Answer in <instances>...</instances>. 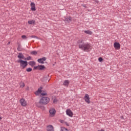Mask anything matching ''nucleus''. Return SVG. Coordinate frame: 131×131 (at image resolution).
<instances>
[{
  "label": "nucleus",
  "instance_id": "1",
  "mask_svg": "<svg viewBox=\"0 0 131 131\" xmlns=\"http://www.w3.org/2000/svg\"><path fill=\"white\" fill-rule=\"evenodd\" d=\"M79 49L82 50L83 52H89L92 50V45L90 43L84 42L83 39H79L77 42Z\"/></svg>",
  "mask_w": 131,
  "mask_h": 131
},
{
  "label": "nucleus",
  "instance_id": "2",
  "mask_svg": "<svg viewBox=\"0 0 131 131\" xmlns=\"http://www.w3.org/2000/svg\"><path fill=\"white\" fill-rule=\"evenodd\" d=\"M49 102L50 98L48 97H42L39 101L40 104H42V105H47Z\"/></svg>",
  "mask_w": 131,
  "mask_h": 131
},
{
  "label": "nucleus",
  "instance_id": "3",
  "mask_svg": "<svg viewBox=\"0 0 131 131\" xmlns=\"http://www.w3.org/2000/svg\"><path fill=\"white\" fill-rule=\"evenodd\" d=\"M18 62L20 63V67H22L23 69H24V68H25V67H26L27 65H28L27 61H24L21 59H19V60H18Z\"/></svg>",
  "mask_w": 131,
  "mask_h": 131
},
{
  "label": "nucleus",
  "instance_id": "4",
  "mask_svg": "<svg viewBox=\"0 0 131 131\" xmlns=\"http://www.w3.org/2000/svg\"><path fill=\"white\" fill-rule=\"evenodd\" d=\"M19 103L21 106H23V107H26V106H27V102H26V100H25V99L24 98L20 99Z\"/></svg>",
  "mask_w": 131,
  "mask_h": 131
},
{
  "label": "nucleus",
  "instance_id": "5",
  "mask_svg": "<svg viewBox=\"0 0 131 131\" xmlns=\"http://www.w3.org/2000/svg\"><path fill=\"white\" fill-rule=\"evenodd\" d=\"M49 113L50 116L51 117H53V116H55V115L56 114V110L55 108H51L49 110Z\"/></svg>",
  "mask_w": 131,
  "mask_h": 131
},
{
  "label": "nucleus",
  "instance_id": "6",
  "mask_svg": "<svg viewBox=\"0 0 131 131\" xmlns=\"http://www.w3.org/2000/svg\"><path fill=\"white\" fill-rule=\"evenodd\" d=\"M90 96L89 95V94H86L85 95V96L84 97V99L85 102H86V103H87L88 104H90V103H91V101H90Z\"/></svg>",
  "mask_w": 131,
  "mask_h": 131
},
{
  "label": "nucleus",
  "instance_id": "7",
  "mask_svg": "<svg viewBox=\"0 0 131 131\" xmlns=\"http://www.w3.org/2000/svg\"><path fill=\"white\" fill-rule=\"evenodd\" d=\"M114 47L116 50H120V44L119 42H115Z\"/></svg>",
  "mask_w": 131,
  "mask_h": 131
},
{
  "label": "nucleus",
  "instance_id": "8",
  "mask_svg": "<svg viewBox=\"0 0 131 131\" xmlns=\"http://www.w3.org/2000/svg\"><path fill=\"white\" fill-rule=\"evenodd\" d=\"M47 60V58L46 57H42L40 59H38L37 61L38 63H40V64H45V61Z\"/></svg>",
  "mask_w": 131,
  "mask_h": 131
},
{
  "label": "nucleus",
  "instance_id": "9",
  "mask_svg": "<svg viewBox=\"0 0 131 131\" xmlns=\"http://www.w3.org/2000/svg\"><path fill=\"white\" fill-rule=\"evenodd\" d=\"M66 113L68 116H70V117H72V116H73V113H72V111L70 110H67Z\"/></svg>",
  "mask_w": 131,
  "mask_h": 131
},
{
  "label": "nucleus",
  "instance_id": "10",
  "mask_svg": "<svg viewBox=\"0 0 131 131\" xmlns=\"http://www.w3.org/2000/svg\"><path fill=\"white\" fill-rule=\"evenodd\" d=\"M47 131H54V126L52 125H49L47 126Z\"/></svg>",
  "mask_w": 131,
  "mask_h": 131
},
{
  "label": "nucleus",
  "instance_id": "11",
  "mask_svg": "<svg viewBox=\"0 0 131 131\" xmlns=\"http://www.w3.org/2000/svg\"><path fill=\"white\" fill-rule=\"evenodd\" d=\"M31 10L32 11H36V9H35V4H34V3H33V2L31 3Z\"/></svg>",
  "mask_w": 131,
  "mask_h": 131
},
{
  "label": "nucleus",
  "instance_id": "12",
  "mask_svg": "<svg viewBox=\"0 0 131 131\" xmlns=\"http://www.w3.org/2000/svg\"><path fill=\"white\" fill-rule=\"evenodd\" d=\"M70 83V81H69V80H66L63 82V85H64V86H67L68 88Z\"/></svg>",
  "mask_w": 131,
  "mask_h": 131
},
{
  "label": "nucleus",
  "instance_id": "13",
  "mask_svg": "<svg viewBox=\"0 0 131 131\" xmlns=\"http://www.w3.org/2000/svg\"><path fill=\"white\" fill-rule=\"evenodd\" d=\"M40 93H41V89L39 88L38 90L35 92V95H36V96H39Z\"/></svg>",
  "mask_w": 131,
  "mask_h": 131
},
{
  "label": "nucleus",
  "instance_id": "14",
  "mask_svg": "<svg viewBox=\"0 0 131 131\" xmlns=\"http://www.w3.org/2000/svg\"><path fill=\"white\" fill-rule=\"evenodd\" d=\"M65 21L68 23H70V22L72 21V18H71V17H67L65 18Z\"/></svg>",
  "mask_w": 131,
  "mask_h": 131
},
{
  "label": "nucleus",
  "instance_id": "15",
  "mask_svg": "<svg viewBox=\"0 0 131 131\" xmlns=\"http://www.w3.org/2000/svg\"><path fill=\"white\" fill-rule=\"evenodd\" d=\"M17 58H18V59H24V55L23 54L19 53L17 56Z\"/></svg>",
  "mask_w": 131,
  "mask_h": 131
},
{
  "label": "nucleus",
  "instance_id": "16",
  "mask_svg": "<svg viewBox=\"0 0 131 131\" xmlns=\"http://www.w3.org/2000/svg\"><path fill=\"white\" fill-rule=\"evenodd\" d=\"M84 33H86V34H89V35H92L93 34V32L90 30L84 31Z\"/></svg>",
  "mask_w": 131,
  "mask_h": 131
},
{
  "label": "nucleus",
  "instance_id": "17",
  "mask_svg": "<svg viewBox=\"0 0 131 131\" xmlns=\"http://www.w3.org/2000/svg\"><path fill=\"white\" fill-rule=\"evenodd\" d=\"M29 65L31 66V67H33L34 65H35V61H31L29 62Z\"/></svg>",
  "mask_w": 131,
  "mask_h": 131
},
{
  "label": "nucleus",
  "instance_id": "18",
  "mask_svg": "<svg viewBox=\"0 0 131 131\" xmlns=\"http://www.w3.org/2000/svg\"><path fill=\"white\" fill-rule=\"evenodd\" d=\"M28 24H30V25H32V24H35V20H29L28 21Z\"/></svg>",
  "mask_w": 131,
  "mask_h": 131
},
{
  "label": "nucleus",
  "instance_id": "19",
  "mask_svg": "<svg viewBox=\"0 0 131 131\" xmlns=\"http://www.w3.org/2000/svg\"><path fill=\"white\" fill-rule=\"evenodd\" d=\"M46 69V67L43 65H39V70H43V69Z\"/></svg>",
  "mask_w": 131,
  "mask_h": 131
},
{
  "label": "nucleus",
  "instance_id": "20",
  "mask_svg": "<svg viewBox=\"0 0 131 131\" xmlns=\"http://www.w3.org/2000/svg\"><path fill=\"white\" fill-rule=\"evenodd\" d=\"M24 86H25V84L24 83V82H21L20 85V88H21L22 89H23Z\"/></svg>",
  "mask_w": 131,
  "mask_h": 131
},
{
  "label": "nucleus",
  "instance_id": "21",
  "mask_svg": "<svg viewBox=\"0 0 131 131\" xmlns=\"http://www.w3.org/2000/svg\"><path fill=\"white\" fill-rule=\"evenodd\" d=\"M31 55H37V52H36V51H32V52H31Z\"/></svg>",
  "mask_w": 131,
  "mask_h": 131
},
{
  "label": "nucleus",
  "instance_id": "22",
  "mask_svg": "<svg viewBox=\"0 0 131 131\" xmlns=\"http://www.w3.org/2000/svg\"><path fill=\"white\" fill-rule=\"evenodd\" d=\"M60 131H70L69 130H68L67 128H64V127H61Z\"/></svg>",
  "mask_w": 131,
  "mask_h": 131
},
{
  "label": "nucleus",
  "instance_id": "23",
  "mask_svg": "<svg viewBox=\"0 0 131 131\" xmlns=\"http://www.w3.org/2000/svg\"><path fill=\"white\" fill-rule=\"evenodd\" d=\"M34 70H39V65H38V66H35L34 67L33 69Z\"/></svg>",
  "mask_w": 131,
  "mask_h": 131
},
{
  "label": "nucleus",
  "instance_id": "24",
  "mask_svg": "<svg viewBox=\"0 0 131 131\" xmlns=\"http://www.w3.org/2000/svg\"><path fill=\"white\" fill-rule=\"evenodd\" d=\"M26 71H27V72H31V71H32V69L31 68H28L26 69Z\"/></svg>",
  "mask_w": 131,
  "mask_h": 131
},
{
  "label": "nucleus",
  "instance_id": "25",
  "mask_svg": "<svg viewBox=\"0 0 131 131\" xmlns=\"http://www.w3.org/2000/svg\"><path fill=\"white\" fill-rule=\"evenodd\" d=\"M21 38H22L23 39H27V37H26V35H22V36H21Z\"/></svg>",
  "mask_w": 131,
  "mask_h": 131
},
{
  "label": "nucleus",
  "instance_id": "26",
  "mask_svg": "<svg viewBox=\"0 0 131 131\" xmlns=\"http://www.w3.org/2000/svg\"><path fill=\"white\" fill-rule=\"evenodd\" d=\"M26 60H27V61H29V60H31V56H29V57H27L26 58Z\"/></svg>",
  "mask_w": 131,
  "mask_h": 131
},
{
  "label": "nucleus",
  "instance_id": "27",
  "mask_svg": "<svg viewBox=\"0 0 131 131\" xmlns=\"http://www.w3.org/2000/svg\"><path fill=\"white\" fill-rule=\"evenodd\" d=\"M17 50V51H19V52H20L21 51V47L20 45H18Z\"/></svg>",
  "mask_w": 131,
  "mask_h": 131
},
{
  "label": "nucleus",
  "instance_id": "28",
  "mask_svg": "<svg viewBox=\"0 0 131 131\" xmlns=\"http://www.w3.org/2000/svg\"><path fill=\"white\" fill-rule=\"evenodd\" d=\"M98 61L99 62H102V61H103V58L102 57L98 58Z\"/></svg>",
  "mask_w": 131,
  "mask_h": 131
},
{
  "label": "nucleus",
  "instance_id": "29",
  "mask_svg": "<svg viewBox=\"0 0 131 131\" xmlns=\"http://www.w3.org/2000/svg\"><path fill=\"white\" fill-rule=\"evenodd\" d=\"M41 95H42V96H47V93H46V92H45V93L42 92V93H41Z\"/></svg>",
  "mask_w": 131,
  "mask_h": 131
},
{
  "label": "nucleus",
  "instance_id": "30",
  "mask_svg": "<svg viewBox=\"0 0 131 131\" xmlns=\"http://www.w3.org/2000/svg\"><path fill=\"white\" fill-rule=\"evenodd\" d=\"M31 37H32V38H37V37L36 36H31Z\"/></svg>",
  "mask_w": 131,
  "mask_h": 131
},
{
  "label": "nucleus",
  "instance_id": "31",
  "mask_svg": "<svg viewBox=\"0 0 131 131\" xmlns=\"http://www.w3.org/2000/svg\"><path fill=\"white\" fill-rule=\"evenodd\" d=\"M98 131H105V130H104V129H101V130H99Z\"/></svg>",
  "mask_w": 131,
  "mask_h": 131
},
{
  "label": "nucleus",
  "instance_id": "32",
  "mask_svg": "<svg viewBox=\"0 0 131 131\" xmlns=\"http://www.w3.org/2000/svg\"><path fill=\"white\" fill-rule=\"evenodd\" d=\"M10 43H11V42H9L8 43V45H10Z\"/></svg>",
  "mask_w": 131,
  "mask_h": 131
},
{
  "label": "nucleus",
  "instance_id": "33",
  "mask_svg": "<svg viewBox=\"0 0 131 131\" xmlns=\"http://www.w3.org/2000/svg\"><path fill=\"white\" fill-rule=\"evenodd\" d=\"M2 120V117H0V121Z\"/></svg>",
  "mask_w": 131,
  "mask_h": 131
},
{
  "label": "nucleus",
  "instance_id": "34",
  "mask_svg": "<svg viewBox=\"0 0 131 131\" xmlns=\"http://www.w3.org/2000/svg\"><path fill=\"white\" fill-rule=\"evenodd\" d=\"M55 102H56V101H55V100H54V101H53V103H55Z\"/></svg>",
  "mask_w": 131,
  "mask_h": 131
}]
</instances>
